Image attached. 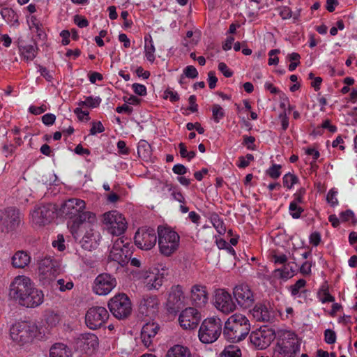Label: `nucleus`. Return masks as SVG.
Listing matches in <instances>:
<instances>
[{
  "label": "nucleus",
  "instance_id": "34",
  "mask_svg": "<svg viewBox=\"0 0 357 357\" xmlns=\"http://www.w3.org/2000/svg\"><path fill=\"white\" fill-rule=\"evenodd\" d=\"M241 349L233 344L226 347L220 354V357H241Z\"/></svg>",
  "mask_w": 357,
  "mask_h": 357
},
{
  "label": "nucleus",
  "instance_id": "38",
  "mask_svg": "<svg viewBox=\"0 0 357 357\" xmlns=\"http://www.w3.org/2000/svg\"><path fill=\"white\" fill-rule=\"evenodd\" d=\"M306 284V281L304 279H299L296 282L289 287V290L292 296H295L299 293L305 292V290H302Z\"/></svg>",
  "mask_w": 357,
  "mask_h": 357
},
{
  "label": "nucleus",
  "instance_id": "50",
  "mask_svg": "<svg viewBox=\"0 0 357 357\" xmlns=\"http://www.w3.org/2000/svg\"><path fill=\"white\" fill-rule=\"evenodd\" d=\"M319 296L323 303L333 302L335 301V298L329 294L328 290L319 292Z\"/></svg>",
  "mask_w": 357,
  "mask_h": 357
},
{
  "label": "nucleus",
  "instance_id": "5",
  "mask_svg": "<svg viewBox=\"0 0 357 357\" xmlns=\"http://www.w3.org/2000/svg\"><path fill=\"white\" fill-rule=\"evenodd\" d=\"M160 252L166 257L172 255L179 247L180 236L170 227L160 225L157 229Z\"/></svg>",
  "mask_w": 357,
  "mask_h": 357
},
{
  "label": "nucleus",
  "instance_id": "20",
  "mask_svg": "<svg viewBox=\"0 0 357 357\" xmlns=\"http://www.w3.org/2000/svg\"><path fill=\"white\" fill-rule=\"evenodd\" d=\"M215 306L225 314H229L236 310V304L232 300L231 296L227 291L220 289L215 296Z\"/></svg>",
  "mask_w": 357,
  "mask_h": 357
},
{
  "label": "nucleus",
  "instance_id": "63",
  "mask_svg": "<svg viewBox=\"0 0 357 357\" xmlns=\"http://www.w3.org/2000/svg\"><path fill=\"white\" fill-rule=\"evenodd\" d=\"M280 15L283 20L289 19L291 17V10L287 6L280 8Z\"/></svg>",
  "mask_w": 357,
  "mask_h": 357
},
{
  "label": "nucleus",
  "instance_id": "1",
  "mask_svg": "<svg viewBox=\"0 0 357 357\" xmlns=\"http://www.w3.org/2000/svg\"><path fill=\"white\" fill-rule=\"evenodd\" d=\"M9 296L20 305L35 308L44 301V294L36 288L33 282L25 275L15 277L10 284Z\"/></svg>",
  "mask_w": 357,
  "mask_h": 357
},
{
  "label": "nucleus",
  "instance_id": "11",
  "mask_svg": "<svg viewBox=\"0 0 357 357\" xmlns=\"http://www.w3.org/2000/svg\"><path fill=\"white\" fill-rule=\"evenodd\" d=\"M275 337V332L264 326L252 331L250 335V340L258 349H265L273 341Z\"/></svg>",
  "mask_w": 357,
  "mask_h": 357
},
{
  "label": "nucleus",
  "instance_id": "39",
  "mask_svg": "<svg viewBox=\"0 0 357 357\" xmlns=\"http://www.w3.org/2000/svg\"><path fill=\"white\" fill-rule=\"evenodd\" d=\"M79 243H81L82 247L84 250H91L92 249H94L96 247V238H92L91 237L89 238V237H82L79 239Z\"/></svg>",
  "mask_w": 357,
  "mask_h": 357
},
{
  "label": "nucleus",
  "instance_id": "35",
  "mask_svg": "<svg viewBox=\"0 0 357 357\" xmlns=\"http://www.w3.org/2000/svg\"><path fill=\"white\" fill-rule=\"evenodd\" d=\"M1 17L8 22H13V24H18V15L10 8H3L1 10Z\"/></svg>",
  "mask_w": 357,
  "mask_h": 357
},
{
  "label": "nucleus",
  "instance_id": "59",
  "mask_svg": "<svg viewBox=\"0 0 357 357\" xmlns=\"http://www.w3.org/2000/svg\"><path fill=\"white\" fill-rule=\"evenodd\" d=\"M47 110V107L45 105H43L40 107H36V106H31L29 108V111L34 114V115H38L43 112H45Z\"/></svg>",
  "mask_w": 357,
  "mask_h": 357
},
{
  "label": "nucleus",
  "instance_id": "6",
  "mask_svg": "<svg viewBox=\"0 0 357 357\" xmlns=\"http://www.w3.org/2000/svg\"><path fill=\"white\" fill-rule=\"evenodd\" d=\"M222 331V322L220 318H207L199 327L198 337L202 343L211 344L218 339Z\"/></svg>",
  "mask_w": 357,
  "mask_h": 357
},
{
  "label": "nucleus",
  "instance_id": "4",
  "mask_svg": "<svg viewBox=\"0 0 357 357\" xmlns=\"http://www.w3.org/2000/svg\"><path fill=\"white\" fill-rule=\"evenodd\" d=\"M38 334V326L31 321L17 322L10 329L11 339L20 346L32 343Z\"/></svg>",
  "mask_w": 357,
  "mask_h": 357
},
{
  "label": "nucleus",
  "instance_id": "28",
  "mask_svg": "<svg viewBox=\"0 0 357 357\" xmlns=\"http://www.w3.org/2000/svg\"><path fill=\"white\" fill-rule=\"evenodd\" d=\"M31 262L29 254L24 250L17 251L12 257V264L16 268H24Z\"/></svg>",
  "mask_w": 357,
  "mask_h": 357
},
{
  "label": "nucleus",
  "instance_id": "23",
  "mask_svg": "<svg viewBox=\"0 0 357 357\" xmlns=\"http://www.w3.org/2000/svg\"><path fill=\"white\" fill-rule=\"evenodd\" d=\"M158 305L159 301L156 296H144L139 303V312L142 315L151 318L158 312Z\"/></svg>",
  "mask_w": 357,
  "mask_h": 357
},
{
  "label": "nucleus",
  "instance_id": "32",
  "mask_svg": "<svg viewBox=\"0 0 357 357\" xmlns=\"http://www.w3.org/2000/svg\"><path fill=\"white\" fill-rule=\"evenodd\" d=\"M96 223V222H92L90 223L89 225H86L87 224H84V226L83 227H82V228L77 231V234H72V235L76 241L79 240L81 237L89 236V238L91 237L96 238L93 229V226Z\"/></svg>",
  "mask_w": 357,
  "mask_h": 357
},
{
  "label": "nucleus",
  "instance_id": "45",
  "mask_svg": "<svg viewBox=\"0 0 357 357\" xmlns=\"http://www.w3.org/2000/svg\"><path fill=\"white\" fill-rule=\"evenodd\" d=\"M55 284L61 291L70 290L73 287V282L72 281H66L64 279H59Z\"/></svg>",
  "mask_w": 357,
  "mask_h": 357
},
{
  "label": "nucleus",
  "instance_id": "30",
  "mask_svg": "<svg viewBox=\"0 0 357 357\" xmlns=\"http://www.w3.org/2000/svg\"><path fill=\"white\" fill-rule=\"evenodd\" d=\"M19 50L22 57L26 61H31L37 55L38 47L36 43L33 44L21 45Z\"/></svg>",
  "mask_w": 357,
  "mask_h": 357
},
{
  "label": "nucleus",
  "instance_id": "13",
  "mask_svg": "<svg viewBox=\"0 0 357 357\" xmlns=\"http://www.w3.org/2000/svg\"><path fill=\"white\" fill-rule=\"evenodd\" d=\"M40 280L47 284L53 280L59 273L57 262L50 257L40 260L38 266Z\"/></svg>",
  "mask_w": 357,
  "mask_h": 357
},
{
  "label": "nucleus",
  "instance_id": "55",
  "mask_svg": "<svg viewBox=\"0 0 357 357\" xmlns=\"http://www.w3.org/2000/svg\"><path fill=\"white\" fill-rule=\"evenodd\" d=\"M218 82V78L215 76V73L214 71H209L208 73V86L211 89H214L216 86V83Z\"/></svg>",
  "mask_w": 357,
  "mask_h": 357
},
{
  "label": "nucleus",
  "instance_id": "14",
  "mask_svg": "<svg viewBox=\"0 0 357 357\" xmlns=\"http://www.w3.org/2000/svg\"><path fill=\"white\" fill-rule=\"evenodd\" d=\"M233 295L238 305L243 309L250 308L255 303V294L248 284L236 285L233 289Z\"/></svg>",
  "mask_w": 357,
  "mask_h": 357
},
{
  "label": "nucleus",
  "instance_id": "52",
  "mask_svg": "<svg viewBox=\"0 0 357 357\" xmlns=\"http://www.w3.org/2000/svg\"><path fill=\"white\" fill-rule=\"evenodd\" d=\"M105 128L100 121L93 122L91 128L90 129L91 135H96V133H101L104 132Z\"/></svg>",
  "mask_w": 357,
  "mask_h": 357
},
{
  "label": "nucleus",
  "instance_id": "58",
  "mask_svg": "<svg viewBox=\"0 0 357 357\" xmlns=\"http://www.w3.org/2000/svg\"><path fill=\"white\" fill-rule=\"evenodd\" d=\"M340 218L342 221L344 222L349 221V220H353L354 219V213L350 209L346 210L345 211H343L340 213Z\"/></svg>",
  "mask_w": 357,
  "mask_h": 357
},
{
  "label": "nucleus",
  "instance_id": "62",
  "mask_svg": "<svg viewBox=\"0 0 357 357\" xmlns=\"http://www.w3.org/2000/svg\"><path fill=\"white\" fill-rule=\"evenodd\" d=\"M321 241V235L319 232H313L310 236V242L314 246H317Z\"/></svg>",
  "mask_w": 357,
  "mask_h": 357
},
{
  "label": "nucleus",
  "instance_id": "53",
  "mask_svg": "<svg viewBox=\"0 0 357 357\" xmlns=\"http://www.w3.org/2000/svg\"><path fill=\"white\" fill-rule=\"evenodd\" d=\"M132 89L139 96H144L146 95V88L143 84L135 83L132 84Z\"/></svg>",
  "mask_w": 357,
  "mask_h": 357
},
{
  "label": "nucleus",
  "instance_id": "27",
  "mask_svg": "<svg viewBox=\"0 0 357 357\" xmlns=\"http://www.w3.org/2000/svg\"><path fill=\"white\" fill-rule=\"evenodd\" d=\"M250 312L257 321L268 322L271 317L268 306L262 303H257Z\"/></svg>",
  "mask_w": 357,
  "mask_h": 357
},
{
  "label": "nucleus",
  "instance_id": "24",
  "mask_svg": "<svg viewBox=\"0 0 357 357\" xmlns=\"http://www.w3.org/2000/svg\"><path fill=\"white\" fill-rule=\"evenodd\" d=\"M190 299L192 305L195 307H204L208 300L206 287L199 284H194L190 289Z\"/></svg>",
  "mask_w": 357,
  "mask_h": 357
},
{
  "label": "nucleus",
  "instance_id": "8",
  "mask_svg": "<svg viewBox=\"0 0 357 357\" xmlns=\"http://www.w3.org/2000/svg\"><path fill=\"white\" fill-rule=\"evenodd\" d=\"M56 211L57 208L53 204L37 206L31 213L32 222L38 227L45 226L55 218Z\"/></svg>",
  "mask_w": 357,
  "mask_h": 357
},
{
  "label": "nucleus",
  "instance_id": "15",
  "mask_svg": "<svg viewBox=\"0 0 357 357\" xmlns=\"http://www.w3.org/2000/svg\"><path fill=\"white\" fill-rule=\"evenodd\" d=\"M116 284V280L113 275L107 273H101L93 282V291L98 295L105 296L110 293Z\"/></svg>",
  "mask_w": 357,
  "mask_h": 357
},
{
  "label": "nucleus",
  "instance_id": "17",
  "mask_svg": "<svg viewBox=\"0 0 357 357\" xmlns=\"http://www.w3.org/2000/svg\"><path fill=\"white\" fill-rule=\"evenodd\" d=\"M178 320L183 328L194 329L201 320V314L197 308L189 307L181 312Z\"/></svg>",
  "mask_w": 357,
  "mask_h": 357
},
{
  "label": "nucleus",
  "instance_id": "54",
  "mask_svg": "<svg viewBox=\"0 0 357 357\" xmlns=\"http://www.w3.org/2000/svg\"><path fill=\"white\" fill-rule=\"evenodd\" d=\"M255 138L252 136H244L243 144L245 145L248 149L255 150V145L254 144Z\"/></svg>",
  "mask_w": 357,
  "mask_h": 357
},
{
  "label": "nucleus",
  "instance_id": "61",
  "mask_svg": "<svg viewBox=\"0 0 357 357\" xmlns=\"http://www.w3.org/2000/svg\"><path fill=\"white\" fill-rule=\"evenodd\" d=\"M165 98H169L170 101L174 102L179 100V96L177 93V92L171 91V90H166L165 91Z\"/></svg>",
  "mask_w": 357,
  "mask_h": 357
},
{
  "label": "nucleus",
  "instance_id": "10",
  "mask_svg": "<svg viewBox=\"0 0 357 357\" xmlns=\"http://www.w3.org/2000/svg\"><path fill=\"white\" fill-rule=\"evenodd\" d=\"M109 316L105 307L100 306L91 307L87 310L85 315L86 325L91 330H96L105 324Z\"/></svg>",
  "mask_w": 357,
  "mask_h": 357
},
{
  "label": "nucleus",
  "instance_id": "7",
  "mask_svg": "<svg viewBox=\"0 0 357 357\" xmlns=\"http://www.w3.org/2000/svg\"><path fill=\"white\" fill-rule=\"evenodd\" d=\"M108 307L112 314L119 319L127 318L132 312V303L125 294H119L108 302Z\"/></svg>",
  "mask_w": 357,
  "mask_h": 357
},
{
  "label": "nucleus",
  "instance_id": "18",
  "mask_svg": "<svg viewBox=\"0 0 357 357\" xmlns=\"http://www.w3.org/2000/svg\"><path fill=\"white\" fill-rule=\"evenodd\" d=\"M300 349L296 339L281 340L276 345L273 357H293Z\"/></svg>",
  "mask_w": 357,
  "mask_h": 357
},
{
  "label": "nucleus",
  "instance_id": "60",
  "mask_svg": "<svg viewBox=\"0 0 357 357\" xmlns=\"http://www.w3.org/2000/svg\"><path fill=\"white\" fill-rule=\"evenodd\" d=\"M279 119L281 121L282 130L284 131L286 130L289 126V118L287 117L285 111L280 114Z\"/></svg>",
  "mask_w": 357,
  "mask_h": 357
},
{
  "label": "nucleus",
  "instance_id": "46",
  "mask_svg": "<svg viewBox=\"0 0 357 357\" xmlns=\"http://www.w3.org/2000/svg\"><path fill=\"white\" fill-rule=\"evenodd\" d=\"M280 169V165L274 164L266 171V174L272 178H278L281 174Z\"/></svg>",
  "mask_w": 357,
  "mask_h": 357
},
{
  "label": "nucleus",
  "instance_id": "49",
  "mask_svg": "<svg viewBox=\"0 0 357 357\" xmlns=\"http://www.w3.org/2000/svg\"><path fill=\"white\" fill-rule=\"evenodd\" d=\"M337 192L333 189L329 190L326 195V200L331 206H335L338 204L337 199L336 197Z\"/></svg>",
  "mask_w": 357,
  "mask_h": 357
},
{
  "label": "nucleus",
  "instance_id": "31",
  "mask_svg": "<svg viewBox=\"0 0 357 357\" xmlns=\"http://www.w3.org/2000/svg\"><path fill=\"white\" fill-rule=\"evenodd\" d=\"M165 357H191V353L188 347L176 344L169 349Z\"/></svg>",
  "mask_w": 357,
  "mask_h": 357
},
{
  "label": "nucleus",
  "instance_id": "56",
  "mask_svg": "<svg viewBox=\"0 0 357 357\" xmlns=\"http://www.w3.org/2000/svg\"><path fill=\"white\" fill-rule=\"evenodd\" d=\"M56 116L53 114H46L43 116L42 121L46 126H52L54 123Z\"/></svg>",
  "mask_w": 357,
  "mask_h": 357
},
{
  "label": "nucleus",
  "instance_id": "25",
  "mask_svg": "<svg viewBox=\"0 0 357 357\" xmlns=\"http://www.w3.org/2000/svg\"><path fill=\"white\" fill-rule=\"evenodd\" d=\"M183 298L182 287L180 285L173 286L167 301L168 310L171 312H178L182 307Z\"/></svg>",
  "mask_w": 357,
  "mask_h": 357
},
{
  "label": "nucleus",
  "instance_id": "9",
  "mask_svg": "<svg viewBox=\"0 0 357 357\" xmlns=\"http://www.w3.org/2000/svg\"><path fill=\"white\" fill-rule=\"evenodd\" d=\"M103 222L109 233L114 236H120L127 229L125 218L117 211H112L103 215Z\"/></svg>",
  "mask_w": 357,
  "mask_h": 357
},
{
  "label": "nucleus",
  "instance_id": "48",
  "mask_svg": "<svg viewBox=\"0 0 357 357\" xmlns=\"http://www.w3.org/2000/svg\"><path fill=\"white\" fill-rule=\"evenodd\" d=\"M324 340L327 344H334L336 341L335 332L331 329H326L324 331Z\"/></svg>",
  "mask_w": 357,
  "mask_h": 357
},
{
  "label": "nucleus",
  "instance_id": "57",
  "mask_svg": "<svg viewBox=\"0 0 357 357\" xmlns=\"http://www.w3.org/2000/svg\"><path fill=\"white\" fill-rule=\"evenodd\" d=\"M218 70L224 75L226 77H231L233 75L232 71H231L227 66L223 63L220 62L218 64Z\"/></svg>",
  "mask_w": 357,
  "mask_h": 357
},
{
  "label": "nucleus",
  "instance_id": "16",
  "mask_svg": "<svg viewBox=\"0 0 357 357\" xmlns=\"http://www.w3.org/2000/svg\"><path fill=\"white\" fill-rule=\"evenodd\" d=\"M167 268L164 267L161 271L146 272L143 278V283L148 291L158 290L163 284L165 275H167Z\"/></svg>",
  "mask_w": 357,
  "mask_h": 357
},
{
  "label": "nucleus",
  "instance_id": "37",
  "mask_svg": "<svg viewBox=\"0 0 357 357\" xmlns=\"http://www.w3.org/2000/svg\"><path fill=\"white\" fill-rule=\"evenodd\" d=\"M212 119L218 123L225 116L224 109L218 104H214L211 108Z\"/></svg>",
  "mask_w": 357,
  "mask_h": 357
},
{
  "label": "nucleus",
  "instance_id": "47",
  "mask_svg": "<svg viewBox=\"0 0 357 357\" xmlns=\"http://www.w3.org/2000/svg\"><path fill=\"white\" fill-rule=\"evenodd\" d=\"M183 74L185 77L195 79L198 76V71L195 66H188L183 69Z\"/></svg>",
  "mask_w": 357,
  "mask_h": 357
},
{
  "label": "nucleus",
  "instance_id": "64",
  "mask_svg": "<svg viewBox=\"0 0 357 357\" xmlns=\"http://www.w3.org/2000/svg\"><path fill=\"white\" fill-rule=\"evenodd\" d=\"M117 148L121 154L128 155L129 153V149L126 146V144L124 141L119 140L117 142Z\"/></svg>",
  "mask_w": 357,
  "mask_h": 357
},
{
  "label": "nucleus",
  "instance_id": "29",
  "mask_svg": "<svg viewBox=\"0 0 357 357\" xmlns=\"http://www.w3.org/2000/svg\"><path fill=\"white\" fill-rule=\"evenodd\" d=\"M70 349L65 344L55 343L50 349V357H72Z\"/></svg>",
  "mask_w": 357,
  "mask_h": 357
},
{
  "label": "nucleus",
  "instance_id": "12",
  "mask_svg": "<svg viewBox=\"0 0 357 357\" xmlns=\"http://www.w3.org/2000/svg\"><path fill=\"white\" fill-rule=\"evenodd\" d=\"M135 244L141 250H150L156 243L157 236L152 228H141L137 230L134 237Z\"/></svg>",
  "mask_w": 357,
  "mask_h": 357
},
{
  "label": "nucleus",
  "instance_id": "42",
  "mask_svg": "<svg viewBox=\"0 0 357 357\" xmlns=\"http://www.w3.org/2000/svg\"><path fill=\"white\" fill-rule=\"evenodd\" d=\"M283 185L288 189H291L292 186L298 181V177L293 174L288 173L283 176Z\"/></svg>",
  "mask_w": 357,
  "mask_h": 357
},
{
  "label": "nucleus",
  "instance_id": "19",
  "mask_svg": "<svg viewBox=\"0 0 357 357\" xmlns=\"http://www.w3.org/2000/svg\"><path fill=\"white\" fill-rule=\"evenodd\" d=\"M129 252L128 243L124 244L123 241L119 238L114 243L109 258L119 264H123L128 261Z\"/></svg>",
  "mask_w": 357,
  "mask_h": 357
},
{
  "label": "nucleus",
  "instance_id": "40",
  "mask_svg": "<svg viewBox=\"0 0 357 357\" xmlns=\"http://www.w3.org/2000/svg\"><path fill=\"white\" fill-rule=\"evenodd\" d=\"M293 273V270L291 268L289 271L287 266H284L282 268H278L274 271V275L275 277H278L284 280L291 278L294 275Z\"/></svg>",
  "mask_w": 357,
  "mask_h": 357
},
{
  "label": "nucleus",
  "instance_id": "51",
  "mask_svg": "<svg viewBox=\"0 0 357 357\" xmlns=\"http://www.w3.org/2000/svg\"><path fill=\"white\" fill-rule=\"evenodd\" d=\"M74 22L79 28H84L89 26V22L86 18L79 15L74 16Z\"/></svg>",
  "mask_w": 357,
  "mask_h": 357
},
{
  "label": "nucleus",
  "instance_id": "2",
  "mask_svg": "<svg viewBox=\"0 0 357 357\" xmlns=\"http://www.w3.org/2000/svg\"><path fill=\"white\" fill-rule=\"evenodd\" d=\"M86 203L84 200L71 198L66 201L61 206L60 211L63 215L70 220L68 222V227L71 234H77V231L84 225L97 222L96 214L91 211H84Z\"/></svg>",
  "mask_w": 357,
  "mask_h": 357
},
{
  "label": "nucleus",
  "instance_id": "21",
  "mask_svg": "<svg viewBox=\"0 0 357 357\" xmlns=\"http://www.w3.org/2000/svg\"><path fill=\"white\" fill-rule=\"evenodd\" d=\"M21 222L20 213L15 208H8L5 210L4 216L1 219V225L4 226L2 231L8 232L15 230Z\"/></svg>",
  "mask_w": 357,
  "mask_h": 357
},
{
  "label": "nucleus",
  "instance_id": "3",
  "mask_svg": "<svg viewBox=\"0 0 357 357\" xmlns=\"http://www.w3.org/2000/svg\"><path fill=\"white\" fill-rule=\"evenodd\" d=\"M250 324L243 314H234L225 321L222 335L225 340L232 343L243 340L249 334Z\"/></svg>",
  "mask_w": 357,
  "mask_h": 357
},
{
  "label": "nucleus",
  "instance_id": "36",
  "mask_svg": "<svg viewBox=\"0 0 357 357\" xmlns=\"http://www.w3.org/2000/svg\"><path fill=\"white\" fill-rule=\"evenodd\" d=\"M101 102V98L100 97H86L85 100H81L78 102L79 107H86L90 108L98 107Z\"/></svg>",
  "mask_w": 357,
  "mask_h": 357
},
{
  "label": "nucleus",
  "instance_id": "43",
  "mask_svg": "<svg viewBox=\"0 0 357 357\" xmlns=\"http://www.w3.org/2000/svg\"><path fill=\"white\" fill-rule=\"evenodd\" d=\"M212 223L217 231L220 234H224L226 231V227L223 223V221L218 217V215H215L212 217Z\"/></svg>",
  "mask_w": 357,
  "mask_h": 357
},
{
  "label": "nucleus",
  "instance_id": "26",
  "mask_svg": "<svg viewBox=\"0 0 357 357\" xmlns=\"http://www.w3.org/2000/svg\"><path fill=\"white\" fill-rule=\"evenodd\" d=\"M159 329V325L155 322H148L143 326L141 331V339L146 347H149L152 344L153 340Z\"/></svg>",
  "mask_w": 357,
  "mask_h": 357
},
{
  "label": "nucleus",
  "instance_id": "44",
  "mask_svg": "<svg viewBox=\"0 0 357 357\" xmlns=\"http://www.w3.org/2000/svg\"><path fill=\"white\" fill-rule=\"evenodd\" d=\"M290 215L294 219H298L301 217V213L304 211V209L299 206L294 202H291L289 206Z\"/></svg>",
  "mask_w": 357,
  "mask_h": 357
},
{
  "label": "nucleus",
  "instance_id": "22",
  "mask_svg": "<svg viewBox=\"0 0 357 357\" xmlns=\"http://www.w3.org/2000/svg\"><path fill=\"white\" fill-rule=\"evenodd\" d=\"M76 344L86 354L91 353L98 347L99 341L98 337L91 333L79 334L75 340Z\"/></svg>",
  "mask_w": 357,
  "mask_h": 357
},
{
  "label": "nucleus",
  "instance_id": "41",
  "mask_svg": "<svg viewBox=\"0 0 357 357\" xmlns=\"http://www.w3.org/2000/svg\"><path fill=\"white\" fill-rule=\"evenodd\" d=\"M45 321L51 326H56L60 321V316L53 311H48L45 314Z\"/></svg>",
  "mask_w": 357,
  "mask_h": 357
},
{
  "label": "nucleus",
  "instance_id": "33",
  "mask_svg": "<svg viewBox=\"0 0 357 357\" xmlns=\"http://www.w3.org/2000/svg\"><path fill=\"white\" fill-rule=\"evenodd\" d=\"M145 40V56L147 60L151 63L155 61V47L153 45V42L151 36H146L144 38Z\"/></svg>",
  "mask_w": 357,
  "mask_h": 357
}]
</instances>
